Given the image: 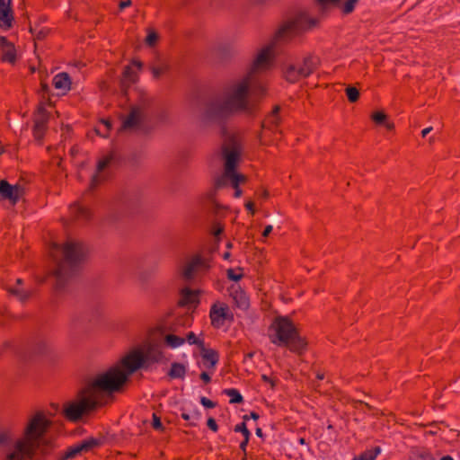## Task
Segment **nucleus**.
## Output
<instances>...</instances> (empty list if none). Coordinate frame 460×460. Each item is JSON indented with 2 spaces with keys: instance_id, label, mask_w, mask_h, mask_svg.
Here are the masks:
<instances>
[{
  "instance_id": "nucleus-41",
  "label": "nucleus",
  "mask_w": 460,
  "mask_h": 460,
  "mask_svg": "<svg viewBox=\"0 0 460 460\" xmlns=\"http://www.w3.org/2000/svg\"><path fill=\"white\" fill-rule=\"evenodd\" d=\"M200 403L206 408L216 407V402H212L211 400L208 399L207 397H201Z\"/></svg>"
},
{
  "instance_id": "nucleus-30",
  "label": "nucleus",
  "mask_w": 460,
  "mask_h": 460,
  "mask_svg": "<svg viewBox=\"0 0 460 460\" xmlns=\"http://www.w3.org/2000/svg\"><path fill=\"white\" fill-rule=\"evenodd\" d=\"M411 460H436L432 454L424 448L414 449L411 452Z\"/></svg>"
},
{
  "instance_id": "nucleus-19",
  "label": "nucleus",
  "mask_w": 460,
  "mask_h": 460,
  "mask_svg": "<svg viewBox=\"0 0 460 460\" xmlns=\"http://www.w3.org/2000/svg\"><path fill=\"white\" fill-rule=\"evenodd\" d=\"M0 48L2 51L3 60L9 63H14L16 59L15 49L13 43L8 41L6 38H0Z\"/></svg>"
},
{
  "instance_id": "nucleus-23",
  "label": "nucleus",
  "mask_w": 460,
  "mask_h": 460,
  "mask_svg": "<svg viewBox=\"0 0 460 460\" xmlns=\"http://www.w3.org/2000/svg\"><path fill=\"white\" fill-rule=\"evenodd\" d=\"M234 53L233 47L228 42L219 43L216 49V54L221 61L227 60Z\"/></svg>"
},
{
  "instance_id": "nucleus-50",
  "label": "nucleus",
  "mask_w": 460,
  "mask_h": 460,
  "mask_svg": "<svg viewBox=\"0 0 460 460\" xmlns=\"http://www.w3.org/2000/svg\"><path fill=\"white\" fill-rule=\"evenodd\" d=\"M200 379L204 381L206 384L209 383L211 380L210 376L207 372H202L200 374Z\"/></svg>"
},
{
  "instance_id": "nucleus-60",
  "label": "nucleus",
  "mask_w": 460,
  "mask_h": 460,
  "mask_svg": "<svg viewBox=\"0 0 460 460\" xmlns=\"http://www.w3.org/2000/svg\"><path fill=\"white\" fill-rule=\"evenodd\" d=\"M256 435L258 437H262V430H261V429H260V428L256 429Z\"/></svg>"
},
{
  "instance_id": "nucleus-61",
  "label": "nucleus",
  "mask_w": 460,
  "mask_h": 460,
  "mask_svg": "<svg viewBox=\"0 0 460 460\" xmlns=\"http://www.w3.org/2000/svg\"><path fill=\"white\" fill-rule=\"evenodd\" d=\"M104 126L107 128H111V123L110 121L108 120H102Z\"/></svg>"
},
{
  "instance_id": "nucleus-10",
  "label": "nucleus",
  "mask_w": 460,
  "mask_h": 460,
  "mask_svg": "<svg viewBox=\"0 0 460 460\" xmlns=\"http://www.w3.org/2000/svg\"><path fill=\"white\" fill-rule=\"evenodd\" d=\"M320 62V58L317 56H308L303 59L302 64L285 60L281 62L280 66L284 77L288 82L295 83L300 78L307 77L311 75Z\"/></svg>"
},
{
  "instance_id": "nucleus-28",
  "label": "nucleus",
  "mask_w": 460,
  "mask_h": 460,
  "mask_svg": "<svg viewBox=\"0 0 460 460\" xmlns=\"http://www.w3.org/2000/svg\"><path fill=\"white\" fill-rule=\"evenodd\" d=\"M71 213L75 218L79 220L87 219L90 217L89 209L81 204H75L71 208Z\"/></svg>"
},
{
  "instance_id": "nucleus-17",
  "label": "nucleus",
  "mask_w": 460,
  "mask_h": 460,
  "mask_svg": "<svg viewBox=\"0 0 460 460\" xmlns=\"http://www.w3.org/2000/svg\"><path fill=\"white\" fill-rule=\"evenodd\" d=\"M322 6H335L340 8L342 13H351L358 0H317Z\"/></svg>"
},
{
  "instance_id": "nucleus-18",
  "label": "nucleus",
  "mask_w": 460,
  "mask_h": 460,
  "mask_svg": "<svg viewBox=\"0 0 460 460\" xmlns=\"http://www.w3.org/2000/svg\"><path fill=\"white\" fill-rule=\"evenodd\" d=\"M11 0H0V26L2 28H10L13 16L10 8Z\"/></svg>"
},
{
  "instance_id": "nucleus-2",
  "label": "nucleus",
  "mask_w": 460,
  "mask_h": 460,
  "mask_svg": "<svg viewBox=\"0 0 460 460\" xmlns=\"http://www.w3.org/2000/svg\"><path fill=\"white\" fill-rule=\"evenodd\" d=\"M51 425L52 421L43 411H37L29 419L23 437L15 442L13 451L6 456V459L31 460L37 453L49 454L53 445L46 438V433Z\"/></svg>"
},
{
  "instance_id": "nucleus-46",
  "label": "nucleus",
  "mask_w": 460,
  "mask_h": 460,
  "mask_svg": "<svg viewBox=\"0 0 460 460\" xmlns=\"http://www.w3.org/2000/svg\"><path fill=\"white\" fill-rule=\"evenodd\" d=\"M261 379L265 382V383H269L270 385V387L271 388H274L275 387V381L273 379H271L270 377H269L268 376L266 375H262L261 376Z\"/></svg>"
},
{
  "instance_id": "nucleus-22",
  "label": "nucleus",
  "mask_w": 460,
  "mask_h": 460,
  "mask_svg": "<svg viewBox=\"0 0 460 460\" xmlns=\"http://www.w3.org/2000/svg\"><path fill=\"white\" fill-rule=\"evenodd\" d=\"M231 296L239 308L245 310L249 307V297L244 292V289H235L234 293H231Z\"/></svg>"
},
{
  "instance_id": "nucleus-29",
  "label": "nucleus",
  "mask_w": 460,
  "mask_h": 460,
  "mask_svg": "<svg viewBox=\"0 0 460 460\" xmlns=\"http://www.w3.org/2000/svg\"><path fill=\"white\" fill-rule=\"evenodd\" d=\"M380 452L379 447H372L354 456L353 460H375Z\"/></svg>"
},
{
  "instance_id": "nucleus-49",
  "label": "nucleus",
  "mask_w": 460,
  "mask_h": 460,
  "mask_svg": "<svg viewBox=\"0 0 460 460\" xmlns=\"http://www.w3.org/2000/svg\"><path fill=\"white\" fill-rule=\"evenodd\" d=\"M222 232H223V227L222 226H220L218 225L214 226V228H213V234L216 237L219 236Z\"/></svg>"
},
{
  "instance_id": "nucleus-36",
  "label": "nucleus",
  "mask_w": 460,
  "mask_h": 460,
  "mask_svg": "<svg viewBox=\"0 0 460 460\" xmlns=\"http://www.w3.org/2000/svg\"><path fill=\"white\" fill-rule=\"evenodd\" d=\"M167 69H168V66L165 63H161L157 66H152L151 72H152L154 77L158 78Z\"/></svg>"
},
{
  "instance_id": "nucleus-34",
  "label": "nucleus",
  "mask_w": 460,
  "mask_h": 460,
  "mask_svg": "<svg viewBox=\"0 0 460 460\" xmlns=\"http://www.w3.org/2000/svg\"><path fill=\"white\" fill-rule=\"evenodd\" d=\"M224 393L230 397V403H241L243 401L239 391L234 388L226 389Z\"/></svg>"
},
{
  "instance_id": "nucleus-45",
  "label": "nucleus",
  "mask_w": 460,
  "mask_h": 460,
  "mask_svg": "<svg viewBox=\"0 0 460 460\" xmlns=\"http://www.w3.org/2000/svg\"><path fill=\"white\" fill-rule=\"evenodd\" d=\"M279 108L276 107L275 110L273 111L272 114L270 116L269 120L271 123H277L278 122L277 112L279 111Z\"/></svg>"
},
{
  "instance_id": "nucleus-4",
  "label": "nucleus",
  "mask_w": 460,
  "mask_h": 460,
  "mask_svg": "<svg viewBox=\"0 0 460 460\" xmlns=\"http://www.w3.org/2000/svg\"><path fill=\"white\" fill-rule=\"evenodd\" d=\"M132 374L128 367L122 365L121 359L106 371L95 375L85 387L103 407L112 402L113 394L122 389Z\"/></svg>"
},
{
  "instance_id": "nucleus-55",
  "label": "nucleus",
  "mask_w": 460,
  "mask_h": 460,
  "mask_svg": "<svg viewBox=\"0 0 460 460\" xmlns=\"http://www.w3.org/2000/svg\"><path fill=\"white\" fill-rule=\"evenodd\" d=\"M41 89H42V91H43L44 93H48V92H49V85H48L47 84L42 83V84H41Z\"/></svg>"
},
{
  "instance_id": "nucleus-16",
  "label": "nucleus",
  "mask_w": 460,
  "mask_h": 460,
  "mask_svg": "<svg viewBox=\"0 0 460 460\" xmlns=\"http://www.w3.org/2000/svg\"><path fill=\"white\" fill-rule=\"evenodd\" d=\"M199 289H181L178 305L182 307L195 308L199 303Z\"/></svg>"
},
{
  "instance_id": "nucleus-14",
  "label": "nucleus",
  "mask_w": 460,
  "mask_h": 460,
  "mask_svg": "<svg viewBox=\"0 0 460 460\" xmlns=\"http://www.w3.org/2000/svg\"><path fill=\"white\" fill-rule=\"evenodd\" d=\"M23 194L24 189L21 185H11L5 180L0 181V195L12 204H16Z\"/></svg>"
},
{
  "instance_id": "nucleus-47",
  "label": "nucleus",
  "mask_w": 460,
  "mask_h": 460,
  "mask_svg": "<svg viewBox=\"0 0 460 460\" xmlns=\"http://www.w3.org/2000/svg\"><path fill=\"white\" fill-rule=\"evenodd\" d=\"M249 439H250V437H247V438H243V441L241 442V444H240V448H241V450H242L244 454H246V453H245V452H246V447H247V445H248V443H249Z\"/></svg>"
},
{
  "instance_id": "nucleus-1",
  "label": "nucleus",
  "mask_w": 460,
  "mask_h": 460,
  "mask_svg": "<svg viewBox=\"0 0 460 460\" xmlns=\"http://www.w3.org/2000/svg\"><path fill=\"white\" fill-rule=\"evenodd\" d=\"M316 22L305 13L285 23L278 31L274 40L261 48L251 59L247 73L234 78L225 86L208 96L200 102L199 115L207 125L222 126L235 112L251 113L255 103V95L263 92L260 75L273 65L276 40H286L297 31L315 25Z\"/></svg>"
},
{
  "instance_id": "nucleus-38",
  "label": "nucleus",
  "mask_w": 460,
  "mask_h": 460,
  "mask_svg": "<svg viewBox=\"0 0 460 460\" xmlns=\"http://www.w3.org/2000/svg\"><path fill=\"white\" fill-rule=\"evenodd\" d=\"M234 430L235 432H241V433L243 434V438H247V437H250V436H251V432H250V431H249V429H247L246 424H245V422H244V421H243V422H242V423H240V424H237V425L234 427Z\"/></svg>"
},
{
  "instance_id": "nucleus-27",
  "label": "nucleus",
  "mask_w": 460,
  "mask_h": 460,
  "mask_svg": "<svg viewBox=\"0 0 460 460\" xmlns=\"http://www.w3.org/2000/svg\"><path fill=\"white\" fill-rule=\"evenodd\" d=\"M202 358L207 360L209 364L207 366L208 368H214L218 362V354L213 349H201Z\"/></svg>"
},
{
  "instance_id": "nucleus-25",
  "label": "nucleus",
  "mask_w": 460,
  "mask_h": 460,
  "mask_svg": "<svg viewBox=\"0 0 460 460\" xmlns=\"http://www.w3.org/2000/svg\"><path fill=\"white\" fill-rule=\"evenodd\" d=\"M9 296L21 303H25L32 296L31 289H8Z\"/></svg>"
},
{
  "instance_id": "nucleus-59",
  "label": "nucleus",
  "mask_w": 460,
  "mask_h": 460,
  "mask_svg": "<svg viewBox=\"0 0 460 460\" xmlns=\"http://www.w3.org/2000/svg\"><path fill=\"white\" fill-rule=\"evenodd\" d=\"M252 203L249 202L246 204V208L248 210H250L252 213H253V209H252Z\"/></svg>"
},
{
  "instance_id": "nucleus-39",
  "label": "nucleus",
  "mask_w": 460,
  "mask_h": 460,
  "mask_svg": "<svg viewBox=\"0 0 460 460\" xmlns=\"http://www.w3.org/2000/svg\"><path fill=\"white\" fill-rule=\"evenodd\" d=\"M49 347V343L45 340H39L36 342V351L38 353H44Z\"/></svg>"
},
{
  "instance_id": "nucleus-7",
  "label": "nucleus",
  "mask_w": 460,
  "mask_h": 460,
  "mask_svg": "<svg viewBox=\"0 0 460 460\" xmlns=\"http://www.w3.org/2000/svg\"><path fill=\"white\" fill-rule=\"evenodd\" d=\"M210 264L208 259L199 255L183 261L177 268V275L186 285L198 286L205 284L208 276Z\"/></svg>"
},
{
  "instance_id": "nucleus-9",
  "label": "nucleus",
  "mask_w": 460,
  "mask_h": 460,
  "mask_svg": "<svg viewBox=\"0 0 460 460\" xmlns=\"http://www.w3.org/2000/svg\"><path fill=\"white\" fill-rule=\"evenodd\" d=\"M102 406L84 386L75 400L64 404L63 414L66 420L77 422Z\"/></svg>"
},
{
  "instance_id": "nucleus-63",
  "label": "nucleus",
  "mask_w": 460,
  "mask_h": 460,
  "mask_svg": "<svg viewBox=\"0 0 460 460\" xmlns=\"http://www.w3.org/2000/svg\"><path fill=\"white\" fill-rule=\"evenodd\" d=\"M16 283H17L18 285H22V284H23V281H22V279H16Z\"/></svg>"
},
{
  "instance_id": "nucleus-48",
  "label": "nucleus",
  "mask_w": 460,
  "mask_h": 460,
  "mask_svg": "<svg viewBox=\"0 0 460 460\" xmlns=\"http://www.w3.org/2000/svg\"><path fill=\"white\" fill-rule=\"evenodd\" d=\"M198 417H199V412L197 411V412H195V414L192 416V419H196V420H197V419H198ZM181 418H182L183 420H190V419H191L190 415V414H188V413H186V412H182V413H181Z\"/></svg>"
},
{
  "instance_id": "nucleus-21",
  "label": "nucleus",
  "mask_w": 460,
  "mask_h": 460,
  "mask_svg": "<svg viewBox=\"0 0 460 460\" xmlns=\"http://www.w3.org/2000/svg\"><path fill=\"white\" fill-rule=\"evenodd\" d=\"M110 163L109 158H103L102 160L99 161L97 165V172L92 176L91 183L92 186H96L99 182H101L104 178V170L108 166Z\"/></svg>"
},
{
  "instance_id": "nucleus-20",
  "label": "nucleus",
  "mask_w": 460,
  "mask_h": 460,
  "mask_svg": "<svg viewBox=\"0 0 460 460\" xmlns=\"http://www.w3.org/2000/svg\"><path fill=\"white\" fill-rule=\"evenodd\" d=\"M53 84L57 90H59L62 93H66L70 90V77L65 72L59 73L54 76Z\"/></svg>"
},
{
  "instance_id": "nucleus-35",
  "label": "nucleus",
  "mask_w": 460,
  "mask_h": 460,
  "mask_svg": "<svg viewBox=\"0 0 460 460\" xmlns=\"http://www.w3.org/2000/svg\"><path fill=\"white\" fill-rule=\"evenodd\" d=\"M184 339L185 341H187L189 344L197 345L200 349H204V341L202 339L198 338L194 332H188Z\"/></svg>"
},
{
  "instance_id": "nucleus-62",
  "label": "nucleus",
  "mask_w": 460,
  "mask_h": 460,
  "mask_svg": "<svg viewBox=\"0 0 460 460\" xmlns=\"http://www.w3.org/2000/svg\"><path fill=\"white\" fill-rule=\"evenodd\" d=\"M440 460H454L450 456H445L440 458Z\"/></svg>"
},
{
  "instance_id": "nucleus-44",
  "label": "nucleus",
  "mask_w": 460,
  "mask_h": 460,
  "mask_svg": "<svg viewBox=\"0 0 460 460\" xmlns=\"http://www.w3.org/2000/svg\"><path fill=\"white\" fill-rule=\"evenodd\" d=\"M9 439V436L6 432L0 431V446L5 444Z\"/></svg>"
},
{
  "instance_id": "nucleus-51",
  "label": "nucleus",
  "mask_w": 460,
  "mask_h": 460,
  "mask_svg": "<svg viewBox=\"0 0 460 460\" xmlns=\"http://www.w3.org/2000/svg\"><path fill=\"white\" fill-rule=\"evenodd\" d=\"M131 4H132L131 0L122 1L119 4V9L123 10L124 8L130 6Z\"/></svg>"
},
{
  "instance_id": "nucleus-33",
  "label": "nucleus",
  "mask_w": 460,
  "mask_h": 460,
  "mask_svg": "<svg viewBox=\"0 0 460 460\" xmlns=\"http://www.w3.org/2000/svg\"><path fill=\"white\" fill-rule=\"evenodd\" d=\"M137 75L135 70L130 66H126L123 71L124 84H132L137 81Z\"/></svg>"
},
{
  "instance_id": "nucleus-54",
  "label": "nucleus",
  "mask_w": 460,
  "mask_h": 460,
  "mask_svg": "<svg viewBox=\"0 0 460 460\" xmlns=\"http://www.w3.org/2000/svg\"><path fill=\"white\" fill-rule=\"evenodd\" d=\"M432 130V127L426 128L422 130V137H426Z\"/></svg>"
},
{
  "instance_id": "nucleus-43",
  "label": "nucleus",
  "mask_w": 460,
  "mask_h": 460,
  "mask_svg": "<svg viewBox=\"0 0 460 460\" xmlns=\"http://www.w3.org/2000/svg\"><path fill=\"white\" fill-rule=\"evenodd\" d=\"M227 277L228 279H230L232 281H238L241 278H242V275L241 274H237L235 272H234L233 270H227Z\"/></svg>"
},
{
  "instance_id": "nucleus-5",
  "label": "nucleus",
  "mask_w": 460,
  "mask_h": 460,
  "mask_svg": "<svg viewBox=\"0 0 460 460\" xmlns=\"http://www.w3.org/2000/svg\"><path fill=\"white\" fill-rule=\"evenodd\" d=\"M224 140L219 151V158L224 163V172L216 180L217 187H223L228 182L235 189L234 196L240 197L241 190L238 189L239 183L244 181V176L235 172V167L240 161L241 146L236 137L227 133L224 128Z\"/></svg>"
},
{
  "instance_id": "nucleus-15",
  "label": "nucleus",
  "mask_w": 460,
  "mask_h": 460,
  "mask_svg": "<svg viewBox=\"0 0 460 460\" xmlns=\"http://www.w3.org/2000/svg\"><path fill=\"white\" fill-rule=\"evenodd\" d=\"M48 120V112L43 107H40L34 119V136L38 140L43 138Z\"/></svg>"
},
{
  "instance_id": "nucleus-31",
  "label": "nucleus",
  "mask_w": 460,
  "mask_h": 460,
  "mask_svg": "<svg viewBox=\"0 0 460 460\" xmlns=\"http://www.w3.org/2000/svg\"><path fill=\"white\" fill-rule=\"evenodd\" d=\"M372 119L377 124H383L387 129H393L394 124L386 121V115L381 111H377L372 114Z\"/></svg>"
},
{
  "instance_id": "nucleus-57",
  "label": "nucleus",
  "mask_w": 460,
  "mask_h": 460,
  "mask_svg": "<svg viewBox=\"0 0 460 460\" xmlns=\"http://www.w3.org/2000/svg\"><path fill=\"white\" fill-rule=\"evenodd\" d=\"M430 426H431L433 429H430V430L429 431V434H431V435H435V434H437V429H435V428H436V427H435V424H434V423H431V424H430Z\"/></svg>"
},
{
  "instance_id": "nucleus-64",
  "label": "nucleus",
  "mask_w": 460,
  "mask_h": 460,
  "mask_svg": "<svg viewBox=\"0 0 460 460\" xmlns=\"http://www.w3.org/2000/svg\"><path fill=\"white\" fill-rule=\"evenodd\" d=\"M299 443L302 444V445L305 444V439L304 438H301L299 439Z\"/></svg>"
},
{
  "instance_id": "nucleus-52",
  "label": "nucleus",
  "mask_w": 460,
  "mask_h": 460,
  "mask_svg": "<svg viewBox=\"0 0 460 460\" xmlns=\"http://www.w3.org/2000/svg\"><path fill=\"white\" fill-rule=\"evenodd\" d=\"M250 417H251L252 419H253V420H258V419H259V417H260V416H259V414H258V413H256V412H254V411H252V412L250 413ZM248 419H249V416H248V415H244V416H243V420H247Z\"/></svg>"
},
{
  "instance_id": "nucleus-6",
  "label": "nucleus",
  "mask_w": 460,
  "mask_h": 460,
  "mask_svg": "<svg viewBox=\"0 0 460 460\" xmlns=\"http://www.w3.org/2000/svg\"><path fill=\"white\" fill-rule=\"evenodd\" d=\"M270 341L291 352L302 355L307 349V341L302 337L292 320L288 316H276L268 329Z\"/></svg>"
},
{
  "instance_id": "nucleus-32",
  "label": "nucleus",
  "mask_w": 460,
  "mask_h": 460,
  "mask_svg": "<svg viewBox=\"0 0 460 460\" xmlns=\"http://www.w3.org/2000/svg\"><path fill=\"white\" fill-rule=\"evenodd\" d=\"M146 37L145 39V42L148 47L155 46L156 42L159 40V34L155 30L151 28H147L146 30Z\"/></svg>"
},
{
  "instance_id": "nucleus-8",
  "label": "nucleus",
  "mask_w": 460,
  "mask_h": 460,
  "mask_svg": "<svg viewBox=\"0 0 460 460\" xmlns=\"http://www.w3.org/2000/svg\"><path fill=\"white\" fill-rule=\"evenodd\" d=\"M162 346L156 342H149L143 351L140 349L131 350L122 358V365L129 368V373H135L140 368H147L151 364L164 359Z\"/></svg>"
},
{
  "instance_id": "nucleus-40",
  "label": "nucleus",
  "mask_w": 460,
  "mask_h": 460,
  "mask_svg": "<svg viewBox=\"0 0 460 460\" xmlns=\"http://www.w3.org/2000/svg\"><path fill=\"white\" fill-rule=\"evenodd\" d=\"M152 427L156 430H163L164 429L160 418L155 413L153 414Z\"/></svg>"
},
{
  "instance_id": "nucleus-37",
  "label": "nucleus",
  "mask_w": 460,
  "mask_h": 460,
  "mask_svg": "<svg viewBox=\"0 0 460 460\" xmlns=\"http://www.w3.org/2000/svg\"><path fill=\"white\" fill-rule=\"evenodd\" d=\"M346 93H347L348 99L352 102H356L359 95L358 89L355 87H352V86H348L346 88Z\"/></svg>"
},
{
  "instance_id": "nucleus-3",
  "label": "nucleus",
  "mask_w": 460,
  "mask_h": 460,
  "mask_svg": "<svg viewBox=\"0 0 460 460\" xmlns=\"http://www.w3.org/2000/svg\"><path fill=\"white\" fill-rule=\"evenodd\" d=\"M87 251L79 242L69 240L62 244H53L51 256L56 263L52 276L59 286L79 285L82 268Z\"/></svg>"
},
{
  "instance_id": "nucleus-12",
  "label": "nucleus",
  "mask_w": 460,
  "mask_h": 460,
  "mask_svg": "<svg viewBox=\"0 0 460 460\" xmlns=\"http://www.w3.org/2000/svg\"><path fill=\"white\" fill-rule=\"evenodd\" d=\"M101 440L94 438H88L81 442L68 447L58 458V460H67L77 456L82 453H86L99 447Z\"/></svg>"
},
{
  "instance_id": "nucleus-42",
  "label": "nucleus",
  "mask_w": 460,
  "mask_h": 460,
  "mask_svg": "<svg viewBox=\"0 0 460 460\" xmlns=\"http://www.w3.org/2000/svg\"><path fill=\"white\" fill-rule=\"evenodd\" d=\"M207 426L208 427V429H210L214 432H217L218 429L217 421L213 418H208V420L207 421Z\"/></svg>"
},
{
  "instance_id": "nucleus-58",
  "label": "nucleus",
  "mask_w": 460,
  "mask_h": 460,
  "mask_svg": "<svg viewBox=\"0 0 460 460\" xmlns=\"http://www.w3.org/2000/svg\"><path fill=\"white\" fill-rule=\"evenodd\" d=\"M133 65L136 66L138 70H140L142 67V63L139 61H134Z\"/></svg>"
},
{
  "instance_id": "nucleus-56",
  "label": "nucleus",
  "mask_w": 460,
  "mask_h": 460,
  "mask_svg": "<svg viewBox=\"0 0 460 460\" xmlns=\"http://www.w3.org/2000/svg\"><path fill=\"white\" fill-rule=\"evenodd\" d=\"M252 2L254 4L261 5L263 4L266 2V0H252Z\"/></svg>"
},
{
  "instance_id": "nucleus-13",
  "label": "nucleus",
  "mask_w": 460,
  "mask_h": 460,
  "mask_svg": "<svg viewBox=\"0 0 460 460\" xmlns=\"http://www.w3.org/2000/svg\"><path fill=\"white\" fill-rule=\"evenodd\" d=\"M211 325L215 328H221L226 320H232L233 315L229 311V306L221 302H216L212 305L209 312Z\"/></svg>"
},
{
  "instance_id": "nucleus-24",
  "label": "nucleus",
  "mask_w": 460,
  "mask_h": 460,
  "mask_svg": "<svg viewBox=\"0 0 460 460\" xmlns=\"http://www.w3.org/2000/svg\"><path fill=\"white\" fill-rule=\"evenodd\" d=\"M164 342L165 346L171 349H175L183 345L185 343V339L174 333H167L164 335Z\"/></svg>"
},
{
  "instance_id": "nucleus-53",
  "label": "nucleus",
  "mask_w": 460,
  "mask_h": 460,
  "mask_svg": "<svg viewBox=\"0 0 460 460\" xmlns=\"http://www.w3.org/2000/svg\"><path fill=\"white\" fill-rule=\"evenodd\" d=\"M272 229H273V227L271 225L267 226L263 231L262 235L268 236L270 234V232L272 231Z\"/></svg>"
},
{
  "instance_id": "nucleus-11",
  "label": "nucleus",
  "mask_w": 460,
  "mask_h": 460,
  "mask_svg": "<svg viewBox=\"0 0 460 460\" xmlns=\"http://www.w3.org/2000/svg\"><path fill=\"white\" fill-rule=\"evenodd\" d=\"M147 114V101H143L130 108L128 115L122 119L119 128L128 131L142 129Z\"/></svg>"
},
{
  "instance_id": "nucleus-26",
  "label": "nucleus",
  "mask_w": 460,
  "mask_h": 460,
  "mask_svg": "<svg viewBox=\"0 0 460 460\" xmlns=\"http://www.w3.org/2000/svg\"><path fill=\"white\" fill-rule=\"evenodd\" d=\"M186 374V367L181 363L173 362L171 365V368L168 372V376L172 378H180L182 379Z\"/></svg>"
}]
</instances>
